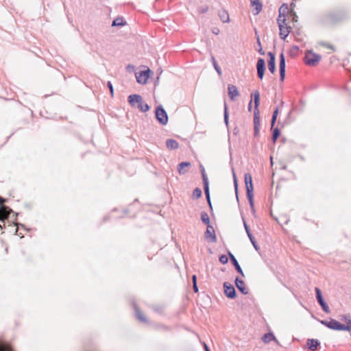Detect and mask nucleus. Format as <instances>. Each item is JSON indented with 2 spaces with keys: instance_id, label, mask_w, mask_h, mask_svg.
<instances>
[{
  "instance_id": "052dcab7",
  "label": "nucleus",
  "mask_w": 351,
  "mask_h": 351,
  "mask_svg": "<svg viewBox=\"0 0 351 351\" xmlns=\"http://www.w3.org/2000/svg\"><path fill=\"white\" fill-rule=\"evenodd\" d=\"M252 100L251 99L250 101L248 104V110L249 111H250L251 109H252Z\"/></svg>"
},
{
  "instance_id": "1a4fd4ad",
  "label": "nucleus",
  "mask_w": 351,
  "mask_h": 351,
  "mask_svg": "<svg viewBox=\"0 0 351 351\" xmlns=\"http://www.w3.org/2000/svg\"><path fill=\"white\" fill-rule=\"evenodd\" d=\"M150 73L151 70L149 69L136 73V82L140 84H145L149 77Z\"/></svg>"
},
{
  "instance_id": "680f3d73",
  "label": "nucleus",
  "mask_w": 351,
  "mask_h": 351,
  "mask_svg": "<svg viewBox=\"0 0 351 351\" xmlns=\"http://www.w3.org/2000/svg\"><path fill=\"white\" fill-rule=\"evenodd\" d=\"M257 44L261 47V43L260 38H259L258 36H257Z\"/></svg>"
},
{
  "instance_id": "a19ab883",
  "label": "nucleus",
  "mask_w": 351,
  "mask_h": 351,
  "mask_svg": "<svg viewBox=\"0 0 351 351\" xmlns=\"http://www.w3.org/2000/svg\"><path fill=\"white\" fill-rule=\"evenodd\" d=\"M243 222L244 228H245V232H246V233H247V235L248 236L249 234H252V233L251 232L250 228V227L248 226V225L247 224V223H246V221H245V218H244V217H243Z\"/></svg>"
},
{
  "instance_id": "423d86ee",
  "label": "nucleus",
  "mask_w": 351,
  "mask_h": 351,
  "mask_svg": "<svg viewBox=\"0 0 351 351\" xmlns=\"http://www.w3.org/2000/svg\"><path fill=\"white\" fill-rule=\"evenodd\" d=\"M286 19H285V14H283V19L281 16H278L277 19V23L278 24L280 33L279 36L281 39L285 40L286 38L290 33L291 27L287 26L286 24Z\"/></svg>"
},
{
  "instance_id": "4be33fe9",
  "label": "nucleus",
  "mask_w": 351,
  "mask_h": 351,
  "mask_svg": "<svg viewBox=\"0 0 351 351\" xmlns=\"http://www.w3.org/2000/svg\"><path fill=\"white\" fill-rule=\"evenodd\" d=\"M191 162H182L178 165V171L180 175L184 174L187 172L186 168L191 167Z\"/></svg>"
},
{
  "instance_id": "7ed1b4c3",
  "label": "nucleus",
  "mask_w": 351,
  "mask_h": 351,
  "mask_svg": "<svg viewBox=\"0 0 351 351\" xmlns=\"http://www.w3.org/2000/svg\"><path fill=\"white\" fill-rule=\"evenodd\" d=\"M319 322L327 328L337 331H343V329H348L345 324L337 320L330 318L329 320H319Z\"/></svg>"
},
{
  "instance_id": "5701e85b",
  "label": "nucleus",
  "mask_w": 351,
  "mask_h": 351,
  "mask_svg": "<svg viewBox=\"0 0 351 351\" xmlns=\"http://www.w3.org/2000/svg\"><path fill=\"white\" fill-rule=\"evenodd\" d=\"M262 340L263 342L268 343L271 341H277V339L276 337L274 336V333L271 332L265 333L262 337Z\"/></svg>"
},
{
  "instance_id": "f8f14e48",
  "label": "nucleus",
  "mask_w": 351,
  "mask_h": 351,
  "mask_svg": "<svg viewBox=\"0 0 351 351\" xmlns=\"http://www.w3.org/2000/svg\"><path fill=\"white\" fill-rule=\"evenodd\" d=\"M204 238L206 240L213 243H215L217 241L215 232L212 225L207 226L206 230L204 233Z\"/></svg>"
},
{
  "instance_id": "09e8293b",
  "label": "nucleus",
  "mask_w": 351,
  "mask_h": 351,
  "mask_svg": "<svg viewBox=\"0 0 351 351\" xmlns=\"http://www.w3.org/2000/svg\"><path fill=\"white\" fill-rule=\"evenodd\" d=\"M154 310L156 313H162L163 311V308L162 306H156L154 308Z\"/></svg>"
},
{
  "instance_id": "4468645a",
  "label": "nucleus",
  "mask_w": 351,
  "mask_h": 351,
  "mask_svg": "<svg viewBox=\"0 0 351 351\" xmlns=\"http://www.w3.org/2000/svg\"><path fill=\"white\" fill-rule=\"evenodd\" d=\"M267 56L269 57L268 61H267V65H268V69L271 73H274L276 72V56L275 53L269 51L267 53Z\"/></svg>"
},
{
  "instance_id": "f257e3e1",
  "label": "nucleus",
  "mask_w": 351,
  "mask_h": 351,
  "mask_svg": "<svg viewBox=\"0 0 351 351\" xmlns=\"http://www.w3.org/2000/svg\"><path fill=\"white\" fill-rule=\"evenodd\" d=\"M348 18V13L346 10H335L323 14L321 17V22L328 25H335L344 21Z\"/></svg>"
},
{
  "instance_id": "f03ea898",
  "label": "nucleus",
  "mask_w": 351,
  "mask_h": 351,
  "mask_svg": "<svg viewBox=\"0 0 351 351\" xmlns=\"http://www.w3.org/2000/svg\"><path fill=\"white\" fill-rule=\"evenodd\" d=\"M254 99V135L257 136L260 130V116L258 106L260 105V93L258 90H255L251 95Z\"/></svg>"
},
{
  "instance_id": "9b49d317",
  "label": "nucleus",
  "mask_w": 351,
  "mask_h": 351,
  "mask_svg": "<svg viewBox=\"0 0 351 351\" xmlns=\"http://www.w3.org/2000/svg\"><path fill=\"white\" fill-rule=\"evenodd\" d=\"M257 76L263 80L265 72V61L263 58H259L256 62Z\"/></svg>"
},
{
  "instance_id": "6ab92c4d",
  "label": "nucleus",
  "mask_w": 351,
  "mask_h": 351,
  "mask_svg": "<svg viewBox=\"0 0 351 351\" xmlns=\"http://www.w3.org/2000/svg\"><path fill=\"white\" fill-rule=\"evenodd\" d=\"M250 4L252 7H254V9L253 10V14L254 15L258 14L263 8V3H261V0H250Z\"/></svg>"
},
{
  "instance_id": "9d476101",
  "label": "nucleus",
  "mask_w": 351,
  "mask_h": 351,
  "mask_svg": "<svg viewBox=\"0 0 351 351\" xmlns=\"http://www.w3.org/2000/svg\"><path fill=\"white\" fill-rule=\"evenodd\" d=\"M280 62H279V72H280V81L283 82L285 78L286 73V60L284 53L282 52L280 56Z\"/></svg>"
},
{
  "instance_id": "c9c22d12",
  "label": "nucleus",
  "mask_w": 351,
  "mask_h": 351,
  "mask_svg": "<svg viewBox=\"0 0 351 351\" xmlns=\"http://www.w3.org/2000/svg\"><path fill=\"white\" fill-rule=\"evenodd\" d=\"M247 237H248L250 242L252 243L254 248L255 249V250L258 252L260 250V247L257 244L256 241L254 237L253 236V234H249Z\"/></svg>"
},
{
  "instance_id": "aec40b11",
  "label": "nucleus",
  "mask_w": 351,
  "mask_h": 351,
  "mask_svg": "<svg viewBox=\"0 0 351 351\" xmlns=\"http://www.w3.org/2000/svg\"><path fill=\"white\" fill-rule=\"evenodd\" d=\"M228 93L230 99L232 101L234 100V97L239 95V92L236 86L233 84H228Z\"/></svg>"
},
{
  "instance_id": "0eeeda50",
  "label": "nucleus",
  "mask_w": 351,
  "mask_h": 351,
  "mask_svg": "<svg viewBox=\"0 0 351 351\" xmlns=\"http://www.w3.org/2000/svg\"><path fill=\"white\" fill-rule=\"evenodd\" d=\"M315 291L316 300H317L318 304L322 307V309L326 313H330V308L324 299L321 289L318 287H315Z\"/></svg>"
},
{
  "instance_id": "6e6552de",
  "label": "nucleus",
  "mask_w": 351,
  "mask_h": 351,
  "mask_svg": "<svg viewBox=\"0 0 351 351\" xmlns=\"http://www.w3.org/2000/svg\"><path fill=\"white\" fill-rule=\"evenodd\" d=\"M224 295L229 299H235L237 296L234 287L230 282H223Z\"/></svg>"
},
{
  "instance_id": "2eb2a0df",
  "label": "nucleus",
  "mask_w": 351,
  "mask_h": 351,
  "mask_svg": "<svg viewBox=\"0 0 351 351\" xmlns=\"http://www.w3.org/2000/svg\"><path fill=\"white\" fill-rule=\"evenodd\" d=\"M234 283L236 287L241 293H243V295H247L249 293V290L246 287L245 282L238 276L236 277Z\"/></svg>"
},
{
  "instance_id": "7c9ffc66",
  "label": "nucleus",
  "mask_w": 351,
  "mask_h": 351,
  "mask_svg": "<svg viewBox=\"0 0 351 351\" xmlns=\"http://www.w3.org/2000/svg\"><path fill=\"white\" fill-rule=\"evenodd\" d=\"M136 108L141 112H145L149 110L150 106L143 100V101L137 106Z\"/></svg>"
},
{
  "instance_id": "39448f33",
  "label": "nucleus",
  "mask_w": 351,
  "mask_h": 351,
  "mask_svg": "<svg viewBox=\"0 0 351 351\" xmlns=\"http://www.w3.org/2000/svg\"><path fill=\"white\" fill-rule=\"evenodd\" d=\"M321 58L320 55L313 53L312 50H308L305 53L304 62L308 66H315L319 63Z\"/></svg>"
},
{
  "instance_id": "a18cd8bd",
  "label": "nucleus",
  "mask_w": 351,
  "mask_h": 351,
  "mask_svg": "<svg viewBox=\"0 0 351 351\" xmlns=\"http://www.w3.org/2000/svg\"><path fill=\"white\" fill-rule=\"evenodd\" d=\"M126 71L129 73L133 72L135 71V66L132 64H129L126 66Z\"/></svg>"
},
{
  "instance_id": "bf43d9fd",
  "label": "nucleus",
  "mask_w": 351,
  "mask_h": 351,
  "mask_svg": "<svg viewBox=\"0 0 351 351\" xmlns=\"http://www.w3.org/2000/svg\"><path fill=\"white\" fill-rule=\"evenodd\" d=\"M204 348L205 351H210V348L205 343H204Z\"/></svg>"
},
{
  "instance_id": "393cba45",
  "label": "nucleus",
  "mask_w": 351,
  "mask_h": 351,
  "mask_svg": "<svg viewBox=\"0 0 351 351\" xmlns=\"http://www.w3.org/2000/svg\"><path fill=\"white\" fill-rule=\"evenodd\" d=\"M126 24V21L121 16H119L113 20L112 26V27H122Z\"/></svg>"
},
{
  "instance_id": "6e6d98bb",
  "label": "nucleus",
  "mask_w": 351,
  "mask_h": 351,
  "mask_svg": "<svg viewBox=\"0 0 351 351\" xmlns=\"http://www.w3.org/2000/svg\"><path fill=\"white\" fill-rule=\"evenodd\" d=\"M5 202V199L3 198L2 197L0 196V205H1V207L3 206V204Z\"/></svg>"
},
{
  "instance_id": "69168bd1",
  "label": "nucleus",
  "mask_w": 351,
  "mask_h": 351,
  "mask_svg": "<svg viewBox=\"0 0 351 351\" xmlns=\"http://www.w3.org/2000/svg\"><path fill=\"white\" fill-rule=\"evenodd\" d=\"M199 168H200V171H202V170H205V169H204V166L202 165H200Z\"/></svg>"
},
{
  "instance_id": "3c124183",
  "label": "nucleus",
  "mask_w": 351,
  "mask_h": 351,
  "mask_svg": "<svg viewBox=\"0 0 351 351\" xmlns=\"http://www.w3.org/2000/svg\"><path fill=\"white\" fill-rule=\"evenodd\" d=\"M228 254L230 261H232V259L236 258L235 256L230 251L228 252Z\"/></svg>"
},
{
  "instance_id": "338daca9",
  "label": "nucleus",
  "mask_w": 351,
  "mask_h": 351,
  "mask_svg": "<svg viewBox=\"0 0 351 351\" xmlns=\"http://www.w3.org/2000/svg\"><path fill=\"white\" fill-rule=\"evenodd\" d=\"M0 351H5L4 348L1 346H0Z\"/></svg>"
},
{
  "instance_id": "412c9836",
  "label": "nucleus",
  "mask_w": 351,
  "mask_h": 351,
  "mask_svg": "<svg viewBox=\"0 0 351 351\" xmlns=\"http://www.w3.org/2000/svg\"><path fill=\"white\" fill-rule=\"evenodd\" d=\"M133 306L136 318L142 322H147V318L143 315L138 306L135 303H133Z\"/></svg>"
},
{
  "instance_id": "f3484780",
  "label": "nucleus",
  "mask_w": 351,
  "mask_h": 351,
  "mask_svg": "<svg viewBox=\"0 0 351 351\" xmlns=\"http://www.w3.org/2000/svg\"><path fill=\"white\" fill-rule=\"evenodd\" d=\"M8 208L6 206L0 207V221L3 223V224L0 223V229L5 228V220L8 219Z\"/></svg>"
},
{
  "instance_id": "bb28decb",
  "label": "nucleus",
  "mask_w": 351,
  "mask_h": 351,
  "mask_svg": "<svg viewBox=\"0 0 351 351\" xmlns=\"http://www.w3.org/2000/svg\"><path fill=\"white\" fill-rule=\"evenodd\" d=\"M204 191L206 195V199L208 203H210V192H209V182L208 180L203 182Z\"/></svg>"
},
{
  "instance_id": "4d7b16f0",
  "label": "nucleus",
  "mask_w": 351,
  "mask_h": 351,
  "mask_svg": "<svg viewBox=\"0 0 351 351\" xmlns=\"http://www.w3.org/2000/svg\"><path fill=\"white\" fill-rule=\"evenodd\" d=\"M295 7V3L294 2H291L290 4V11L293 10Z\"/></svg>"
},
{
  "instance_id": "dca6fc26",
  "label": "nucleus",
  "mask_w": 351,
  "mask_h": 351,
  "mask_svg": "<svg viewBox=\"0 0 351 351\" xmlns=\"http://www.w3.org/2000/svg\"><path fill=\"white\" fill-rule=\"evenodd\" d=\"M244 180L246 188V193L249 192L253 193L254 186L252 182V177L250 173H245L244 175Z\"/></svg>"
},
{
  "instance_id": "0e129e2a",
  "label": "nucleus",
  "mask_w": 351,
  "mask_h": 351,
  "mask_svg": "<svg viewBox=\"0 0 351 351\" xmlns=\"http://www.w3.org/2000/svg\"><path fill=\"white\" fill-rule=\"evenodd\" d=\"M208 204L209 205V207H210V210H213V206H212L211 201L210 200V203H208Z\"/></svg>"
},
{
  "instance_id": "58836bf2",
  "label": "nucleus",
  "mask_w": 351,
  "mask_h": 351,
  "mask_svg": "<svg viewBox=\"0 0 351 351\" xmlns=\"http://www.w3.org/2000/svg\"><path fill=\"white\" fill-rule=\"evenodd\" d=\"M219 262L223 264H227L228 262V257L225 254H221L219 258Z\"/></svg>"
},
{
  "instance_id": "864d4df0",
  "label": "nucleus",
  "mask_w": 351,
  "mask_h": 351,
  "mask_svg": "<svg viewBox=\"0 0 351 351\" xmlns=\"http://www.w3.org/2000/svg\"><path fill=\"white\" fill-rule=\"evenodd\" d=\"M348 319H350V318H349V316H348L347 315H343L341 316V319L345 321L346 322L348 321Z\"/></svg>"
},
{
  "instance_id": "13d9d810",
  "label": "nucleus",
  "mask_w": 351,
  "mask_h": 351,
  "mask_svg": "<svg viewBox=\"0 0 351 351\" xmlns=\"http://www.w3.org/2000/svg\"><path fill=\"white\" fill-rule=\"evenodd\" d=\"M258 53L261 55H265V51L263 49L262 46H261V47L259 48Z\"/></svg>"
},
{
  "instance_id": "c03bdc74",
  "label": "nucleus",
  "mask_w": 351,
  "mask_h": 351,
  "mask_svg": "<svg viewBox=\"0 0 351 351\" xmlns=\"http://www.w3.org/2000/svg\"><path fill=\"white\" fill-rule=\"evenodd\" d=\"M346 326H347L348 329H343V331H350L351 330V319H348L346 322Z\"/></svg>"
},
{
  "instance_id": "e2e57ef3",
  "label": "nucleus",
  "mask_w": 351,
  "mask_h": 351,
  "mask_svg": "<svg viewBox=\"0 0 351 351\" xmlns=\"http://www.w3.org/2000/svg\"><path fill=\"white\" fill-rule=\"evenodd\" d=\"M213 32L215 34H218L219 32V30L218 29H217L216 30H214L213 31Z\"/></svg>"
},
{
  "instance_id": "de8ad7c7",
  "label": "nucleus",
  "mask_w": 351,
  "mask_h": 351,
  "mask_svg": "<svg viewBox=\"0 0 351 351\" xmlns=\"http://www.w3.org/2000/svg\"><path fill=\"white\" fill-rule=\"evenodd\" d=\"M201 174H202V181L203 182H205L206 180H208L205 170L201 171Z\"/></svg>"
},
{
  "instance_id": "c756f323",
  "label": "nucleus",
  "mask_w": 351,
  "mask_h": 351,
  "mask_svg": "<svg viewBox=\"0 0 351 351\" xmlns=\"http://www.w3.org/2000/svg\"><path fill=\"white\" fill-rule=\"evenodd\" d=\"M246 195H247V198L248 199L250 208L252 209V211L253 213H254L255 209H254V194L252 192H249V193H246Z\"/></svg>"
},
{
  "instance_id": "e433bc0d",
  "label": "nucleus",
  "mask_w": 351,
  "mask_h": 351,
  "mask_svg": "<svg viewBox=\"0 0 351 351\" xmlns=\"http://www.w3.org/2000/svg\"><path fill=\"white\" fill-rule=\"evenodd\" d=\"M278 114V108L277 107L274 110V111L273 112V114H272V117H271V128H273V127L275 125V123H276V119H277Z\"/></svg>"
},
{
  "instance_id": "2f4dec72",
  "label": "nucleus",
  "mask_w": 351,
  "mask_h": 351,
  "mask_svg": "<svg viewBox=\"0 0 351 351\" xmlns=\"http://www.w3.org/2000/svg\"><path fill=\"white\" fill-rule=\"evenodd\" d=\"M201 220L202 223H204L206 226L210 225V218L208 214L204 211H202L201 213Z\"/></svg>"
},
{
  "instance_id": "b1692460",
  "label": "nucleus",
  "mask_w": 351,
  "mask_h": 351,
  "mask_svg": "<svg viewBox=\"0 0 351 351\" xmlns=\"http://www.w3.org/2000/svg\"><path fill=\"white\" fill-rule=\"evenodd\" d=\"M166 146L169 149H176L179 147L178 143L172 138L167 139L166 141Z\"/></svg>"
},
{
  "instance_id": "49530a36",
  "label": "nucleus",
  "mask_w": 351,
  "mask_h": 351,
  "mask_svg": "<svg viewBox=\"0 0 351 351\" xmlns=\"http://www.w3.org/2000/svg\"><path fill=\"white\" fill-rule=\"evenodd\" d=\"M208 10V6H202L200 8H199L198 9V11L199 13H202V14H204V13H206L207 12Z\"/></svg>"
},
{
  "instance_id": "20e7f679",
  "label": "nucleus",
  "mask_w": 351,
  "mask_h": 351,
  "mask_svg": "<svg viewBox=\"0 0 351 351\" xmlns=\"http://www.w3.org/2000/svg\"><path fill=\"white\" fill-rule=\"evenodd\" d=\"M155 117L162 125H166L169 121L168 114L162 105H158L155 109Z\"/></svg>"
},
{
  "instance_id": "ea45409f",
  "label": "nucleus",
  "mask_w": 351,
  "mask_h": 351,
  "mask_svg": "<svg viewBox=\"0 0 351 351\" xmlns=\"http://www.w3.org/2000/svg\"><path fill=\"white\" fill-rule=\"evenodd\" d=\"M289 14H290V16L292 18V21L293 23L298 22V16L296 14V12L294 10H291V11L289 12Z\"/></svg>"
},
{
  "instance_id": "473e14b6",
  "label": "nucleus",
  "mask_w": 351,
  "mask_h": 351,
  "mask_svg": "<svg viewBox=\"0 0 351 351\" xmlns=\"http://www.w3.org/2000/svg\"><path fill=\"white\" fill-rule=\"evenodd\" d=\"M211 62H212L214 69H215V71H217L218 75H221V69L220 66L218 65L217 62L215 60V57L213 56H211Z\"/></svg>"
},
{
  "instance_id": "cd10ccee",
  "label": "nucleus",
  "mask_w": 351,
  "mask_h": 351,
  "mask_svg": "<svg viewBox=\"0 0 351 351\" xmlns=\"http://www.w3.org/2000/svg\"><path fill=\"white\" fill-rule=\"evenodd\" d=\"M231 263L234 267V269H236V271L239 274H240L243 277H244L245 276L244 273H243L240 265L239 264V262L237 261V258L232 259Z\"/></svg>"
},
{
  "instance_id": "8fccbe9b",
  "label": "nucleus",
  "mask_w": 351,
  "mask_h": 351,
  "mask_svg": "<svg viewBox=\"0 0 351 351\" xmlns=\"http://www.w3.org/2000/svg\"><path fill=\"white\" fill-rule=\"evenodd\" d=\"M193 291H194L195 293H197V292H198L197 283L193 284Z\"/></svg>"
},
{
  "instance_id": "603ef678",
  "label": "nucleus",
  "mask_w": 351,
  "mask_h": 351,
  "mask_svg": "<svg viewBox=\"0 0 351 351\" xmlns=\"http://www.w3.org/2000/svg\"><path fill=\"white\" fill-rule=\"evenodd\" d=\"M232 172L233 176V181L235 182V180H237V178L234 168H232Z\"/></svg>"
},
{
  "instance_id": "72a5a7b5",
  "label": "nucleus",
  "mask_w": 351,
  "mask_h": 351,
  "mask_svg": "<svg viewBox=\"0 0 351 351\" xmlns=\"http://www.w3.org/2000/svg\"><path fill=\"white\" fill-rule=\"evenodd\" d=\"M280 135V131L278 128H276L273 130L271 139L274 143H275Z\"/></svg>"
},
{
  "instance_id": "774afa93",
  "label": "nucleus",
  "mask_w": 351,
  "mask_h": 351,
  "mask_svg": "<svg viewBox=\"0 0 351 351\" xmlns=\"http://www.w3.org/2000/svg\"><path fill=\"white\" fill-rule=\"evenodd\" d=\"M294 49L296 51L299 49V47L298 46H293Z\"/></svg>"
},
{
  "instance_id": "37998d69",
  "label": "nucleus",
  "mask_w": 351,
  "mask_h": 351,
  "mask_svg": "<svg viewBox=\"0 0 351 351\" xmlns=\"http://www.w3.org/2000/svg\"><path fill=\"white\" fill-rule=\"evenodd\" d=\"M234 191H235V193H236L237 200L239 202L238 181L237 180H235V182H234Z\"/></svg>"
},
{
  "instance_id": "a211bd4d",
  "label": "nucleus",
  "mask_w": 351,
  "mask_h": 351,
  "mask_svg": "<svg viewBox=\"0 0 351 351\" xmlns=\"http://www.w3.org/2000/svg\"><path fill=\"white\" fill-rule=\"evenodd\" d=\"M306 346L311 351H316L320 348V342L318 339H308L306 341Z\"/></svg>"
},
{
  "instance_id": "f704fd0d",
  "label": "nucleus",
  "mask_w": 351,
  "mask_h": 351,
  "mask_svg": "<svg viewBox=\"0 0 351 351\" xmlns=\"http://www.w3.org/2000/svg\"><path fill=\"white\" fill-rule=\"evenodd\" d=\"M219 16L220 19L223 22L226 23L229 21V15L228 12L225 10H223L219 13Z\"/></svg>"
},
{
  "instance_id": "79ce46f5",
  "label": "nucleus",
  "mask_w": 351,
  "mask_h": 351,
  "mask_svg": "<svg viewBox=\"0 0 351 351\" xmlns=\"http://www.w3.org/2000/svg\"><path fill=\"white\" fill-rule=\"evenodd\" d=\"M107 86L110 90V95L112 97H113L114 95V88H113V86H112V84L111 83V82L108 81V83H107Z\"/></svg>"
},
{
  "instance_id": "5fc2aeb1",
  "label": "nucleus",
  "mask_w": 351,
  "mask_h": 351,
  "mask_svg": "<svg viewBox=\"0 0 351 351\" xmlns=\"http://www.w3.org/2000/svg\"><path fill=\"white\" fill-rule=\"evenodd\" d=\"M192 282L193 284L197 283V276L195 274L192 276Z\"/></svg>"
},
{
  "instance_id": "4c0bfd02",
  "label": "nucleus",
  "mask_w": 351,
  "mask_h": 351,
  "mask_svg": "<svg viewBox=\"0 0 351 351\" xmlns=\"http://www.w3.org/2000/svg\"><path fill=\"white\" fill-rule=\"evenodd\" d=\"M202 192L201 189L196 187L193 191L192 197L193 198L198 199L202 197Z\"/></svg>"
},
{
  "instance_id": "c85d7f7f",
  "label": "nucleus",
  "mask_w": 351,
  "mask_h": 351,
  "mask_svg": "<svg viewBox=\"0 0 351 351\" xmlns=\"http://www.w3.org/2000/svg\"><path fill=\"white\" fill-rule=\"evenodd\" d=\"M223 119L226 127L229 125V113L226 102H224Z\"/></svg>"
},
{
  "instance_id": "ddd939ff",
  "label": "nucleus",
  "mask_w": 351,
  "mask_h": 351,
  "mask_svg": "<svg viewBox=\"0 0 351 351\" xmlns=\"http://www.w3.org/2000/svg\"><path fill=\"white\" fill-rule=\"evenodd\" d=\"M143 97L140 95L137 94L130 95L128 97L129 104L133 108H136L137 106L143 101Z\"/></svg>"
},
{
  "instance_id": "a878e982",
  "label": "nucleus",
  "mask_w": 351,
  "mask_h": 351,
  "mask_svg": "<svg viewBox=\"0 0 351 351\" xmlns=\"http://www.w3.org/2000/svg\"><path fill=\"white\" fill-rule=\"evenodd\" d=\"M290 12L289 6L287 3H283L279 9V16L281 19H283V14H285V19H286V14L288 12Z\"/></svg>"
}]
</instances>
